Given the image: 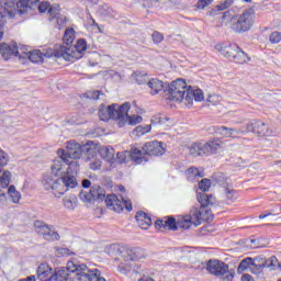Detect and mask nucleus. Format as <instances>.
I'll return each mask as SVG.
<instances>
[{
    "label": "nucleus",
    "instance_id": "e2e57ef3",
    "mask_svg": "<svg viewBox=\"0 0 281 281\" xmlns=\"http://www.w3.org/2000/svg\"><path fill=\"white\" fill-rule=\"evenodd\" d=\"M117 271H119L120 273L125 274V276L128 273V269H127L126 267H124V265H120V266L117 267Z\"/></svg>",
    "mask_w": 281,
    "mask_h": 281
},
{
    "label": "nucleus",
    "instance_id": "39448f33",
    "mask_svg": "<svg viewBox=\"0 0 281 281\" xmlns=\"http://www.w3.org/2000/svg\"><path fill=\"white\" fill-rule=\"evenodd\" d=\"M165 153L166 148H164L162 142L150 140L142 147L133 146L131 148V159L134 164H148V157H159Z\"/></svg>",
    "mask_w": 281,
    "mask_h": 281
},
{
    "label": "nucleus",
    "instance_id": "a18cd8bd",
    "mask_svg": "<svg viewBox=\"0 0 281 281\" xmlns=\"http://www.w3.org/2000/svg\"><path fill=\"white\" fill-rule=\"evenodd\" d=\"M151 128H153L151 125H145V126L140 125L135 127L134 133H136V135L140 137V135H146V133H150Z\"/></svg>",
    "mask_w": 281,
    "mask_h": 281
},
{
    "label": "nucleus",
    "instance_id": "58836bf2",
    "mask_svg": "<svg viewBox=\"0 0 281 281\" xmlns=\"http://www.w3.org/2000/svg\"><path fill=\"white\" fill-rule=\"evenodd\" d=\"M44 240H48L49 243L54 240H60V235L58 234V232L52 229V226H50L46 232V234L44 235Z\"/></svg>",
    "mask_w": 281,
    "mask_h": 281
},
{
    "label": "nucleus",
    "instance_id": "0e129e2a",
    "mask_svg": "<svg viewBox=\"0 0 281 281\" xmlns=\"http://www.w3.org/2000/svg\"><path fill=\"white\" fill-rule=\"evenodd\" d=\"M241 281H254V277H251L249 273L243 274Z\"/></svg>",
    "mask_w": 281,
    "mask_h": 281
},
{
    "label": "nucleus",
    "instance_id": "09e8293b",
    "mask_svg": "<svg viewBox=\"0 0 281 281\" xmlns=\"http://www.w3.org/2000/svg\"><path fill=\"white\" fill-rule=\"evenodd\" d=\"M212 3H214V0H199L195 8H198V10H205V8L212 5Z\"/></svg>",
    "mask_w": 281,
    "mask_h": 281
},
{
    "label": "nucleus",
    "instance_id": "864d4df0",
    "mask_svg": "<svg viewBox=\"0 0 281 281\" xmlns=\"http://www.w3.org/2000/svg\"><path fill=\"white\" fill-rule=\"evenodd\" d=\"M151 38H153L154 43L159 44V43H161V41H164V34L155 31L151 34Z\"/></svg>",
    "mask_w": 281,
    "mask_h": 281
},
{
    "label": "nucleus",
    "instance_id": "f03ea898",
    "mask_svg": "<svg viewBox=\"0 0 281 281\" xmlns=\"http://www.w3.org/2000/svg\"><path fill=\"white\" fill-rule=\"evenodd\" d=\"M58 157L68 159H85V161H91L98 155V145L93 140H88L81 145L76 140H68L66 149L59 148L57 150Z\"/></svg>",
    "mask_w": 281,
    "mask_h": 281
},
{
    "label": "nucleus",
    "instance_id": "4c0bfd02",
    "mask_svg": "<svg viewBox=\"0 0 281 281\" xmlns=\"http://www.w3.org/2000/svg\"><path fill=\"white\" fill-rule=\"evenodd\" d=\"M63 201L67 210H74L76 207V204L78 203V198L71 194V195L65 196Z\"/></svg>",
    "mask_w": 281,
    "mask_h": 281
},
{
    "label": "nucleus",
    "instance_id": "f704fd0d",
    "mask_svg": "<svg viewBox=\"0 0 281 281\" xmlns=\"http://www.w3.org/2000/svg\"><path fill=\"white\" fill-rule=\"evenodd\" d=\"M8 194L12 203L19 204V201H21V192L16 191V187H14V184H11L8 188Z\"/></svg>",
    "mask_w": 281,
    "mask_h": 281
},
{
    "label": "nucleus",
    "instance_id": "bb28decb",
    "mask_svg": "<svg viewBox=\"0 0 281 281\" xmlns=\"http://www.w3.org/2000/svg\"><path fill=\"white\" fill-rule=\"evenodd\" d=\"M97 153H99L101 159L105 161L113 162V159H115V149L111 146L97 147Z\"/></svg>",
    "mask_w": 281,
    "mask_h": 281
},
{
    "label": "nucleus",
    "instance_id": "4be33fe9",
    "mask_svg": "<svg viewBox=\"0 0 281 281\" xmlns=\"http://www.w3.org/2000/svg\"><path fill=\"white\" fill-rule=\"evenodd\" d=\"M156 229H168L169 232H177L179 229V220L175 216H166L165 220H157L155 222Z\"/></svg>",
    "mask_w": 281,
    "mask_h": 281
},
{
    "label": "nucleus",
    "instance_id": "72a5a7b5",
    "mask_svg": "<svg viewBox=\"0 0 281 281\" xmlns=\"http://www.w3.org/2000/svg\"><path fill=\"white\" fill-rule=\"evenodd\" d=\"M251 265H254V258L247 257L243 259L237 267V273H243L247 269H251Z\"/></svg>",
    "mask_w": 281,
    "mask_h": 281
},
{
    "label": "nucleus",
    "instance_id": "e433bc0d",
    "mask_svg": "<svg viewBox=\"0 0 281 281\" xmlns=\"http://www.w3.org/2000/svg\"><path fill=\"white\" fill-rule=\"evenodd\" d=\"M263 265L267 269H270L271 271H276L278 267H280V262L278 261V258H276V256H272L269 259H265Z\"/></svg>",
    "mask_w": 281,
    "mask_h": 281
},
{
    "label": "nucleus",
    "instance_id": "f8f14e48",
    "mask_svg": "<svg viewBox=\"0 0 281 281\" xmlns=\"http://www.w3.org/2000/svg\"><path fill=\"white\" fill-rule=\"evenodd\" d=\"M221 54L225 58H228V60L237 63V65H245V63L250 60L249 56H247V53L240 49V46H238L236 43L222 45Z\"/></svg>",
    "mask_w": 281,
    "mask_h": 281
},
{
    "label": "nucleus",
    "instance_id": "20e7f679",
    "mask_svg": "<svg viewBox=\"0 0 281 281\" xmlns=\"http://www.w3.org/2000/svg\"><path fill=\"white\" fill-rule=\"evenodd\" d=\"M196 200L200 205L191 209L193 221H195L194 226L199 227V225H201V221L212 223V221H214V213H212V209L210 207H214V195L207 193H198Z\"/></svg>",
    "mask_w": 281,
    "mask_h": 281
},
{
    "label": "nucleus",
    "instance_id": "774afa93",
    "mask_svg": "<svg viewBox=\"0 0 281 281\" xmlns=\"http://www.w3.org/2000/svg\"><path fill=\"white\" fill-rule=\"evenodd\" d=\"M18 281H36V277L35 276H29L25 279H20Z\"/></svg>",
    "mask_w": 281,
    "mask_h": 281
},
{
    "label": "nucleus",
    "instance_id": "4d7b16f0",
    "mask_svg": "<svg viewBox=\"0 0 281 281\" xmlns=\"http://www.w3.org/2000/svg\"><path fill=\"white\" fill-rule=\"evenodd\" d=\"M87 98H90V100H98L100 98V91H92L89 92Z\"/></svg>",
    "mask_w": 281,
    "mask_h": 281
},
{
    "label": "nucleus",
    "instance_id": "de8ad7c7",
    "mask_svg": "<svg viewBox=\"0 0 281 281\" xmlns=\"http://www.w3.org/2000/svg\"><path fill=\"white\" fill-rule=\"evenodd\" d=\"M281 41V33L278 32V31H274L272 32L270 35H269V42L272 44V45H278V43H280Z\"/></svg>",
    "mask_w": 281,
    "mask_h": 281
},
{
    "label": "nucleus",
    "instance_id": "b1692460",
    "mask_svg": "<svg viewBox=\"0 0 281 281\" xmlns=\"http://www.w3.org/2000/svg\"><path fill=\"white\" fill-rule=\"evenodd\" d=\"M37 280L41 281H53L54 269L47 263H41L36 270Z\"/></svg>",
    "mask_w": 281,
    "mask_h": 281
},
{
    "label": "nucleus",
    "instance_id": "dca6fc26",
    "mask_svg": "<svg viewBox=\"0 0 281 281\" xmlns=\"http://www.w3.org/2000/svg\"><path fill=\"white\" fill-rule=\"evenodd\" d=\"M76 263L68 261L67 267L56 268L53 271V281H74L71 273H76Z\"/></svg>",
    "mask_w": 281,
    "mask_h": 281
},
{
    "label": "nucleus",
    "instance_id": "0eeeda50",
    "mask_svg": "<svg viewBox=\"0 0 281 281\" xmlns=\"http://www.w3.org/2000/svg\"><path fill=\"white\" fill-rule=\"evenodd\" d=\"M87 49H89L87 40L78 38L75 46L67 47L63 44L57 46L54 49L53 56H55V58H64V60L68 63H76V60H80V58L85 56Z\"/></svg>",
    "mask_w": 281,
    "mask_h": 281
},
{
    "label": "nucleus",
    "instance_id": "3c124183",
    "mask_svg": "<svg viewBox=\"0 0 281 281\" xmlns=\"http://www.w3.org/2000/svg\"><path fill=\"white\" fill-rule=\"evenodd\" d=\"M8 161H10V157L3 149H0V166H8Z\"/></svg>",
    "mask_w": 281,
    "mask_h": 281
},
{
    "label": "nucleus",
    "instance_id": "aec40b11",
    "mask_svg": "<svg viewBox=\"0 0 281 281\" xmlns=\"http://www.w3.org/2000/svg\"><path fill=\"white\" fill-rule=\"evenodd\" d=\"M122 258H124L126 262H135L142 260V258H146V250L142 247L125 248L122 252Z\"/></svg>",
    "mask_w": 281,
    "mask_h": 281
},
{
    "label": "nucleus",
    "instance_id": "393cba45",
    "mask_svg": "<svg viewBox=\"0 0 281 281\" xmlns=\"http://www.w3.org/2000/svg\"><path fill=\"white\" fill-rule=\"evenodd\" d=\"M136 223L140 229H148L153 225V218L144 211H138L135 215Z\"/></svg>",
    "mask_w": 281,
    "mask_h": 281
},
{
    "label": "nucleus",
    "instance_id": "6ab92c4d",
    "mask_svg": "<svg viewBox=\"0 0 281 281\" xmlns=\"http://www.w3.org/2000/svg\"><path fill=\"white\" fill-rule=\"evenodd\" d=\"M183 100L186 101L187 106H192L194 100L195 102H203L205 97L203 95V90H194L192 87L188 89V86H186Z\"/></svg>",
    "mask_w": 281,
    "mask_h": 281
},
{
    "label": "nucleus",
    "instance_id": "7c9ffc66",
    "mask_svg": "<svg viewBox=\"0 0 281 281\" xmlns=\"http://www.w3.org/2000/svg\"><path fill=\"white\" fill-rule=\"evenodd\" d=\"M74 41H76V31L74 29H66L63 37V43L66 47H72Z\"/></svg>",
    "mask_w": 281,
    "mask_h": 281
},
{
    "label": "nucleus",
    "instance_id": "69168bd1",
    "mask_svg": "<svg viewBox=\"0 0 281 281\" xmlns=\"http://www.w3.org/2000/svg\"><path fill=\"white\" fill-rule=\"evenodd\" d=\"M125 210L127 212H133V203H131V201H125Z\"/></svg>",
    "mask_w": 281,
    "mask_h": 281
},
{
    "label": "nucleus",
    "instance_id": "7ed1b4c3",
    "mask_svg": "<svg viewBox=\"0 0 281 281\" xmlns=\"http://www.w3.org/2000/svg\"><path fill=\"white\" fill-rule=\"evenodd\" d=\"M79 199L83 201V203H102V201H104L106 207H113L114 212H122V210H124L122 204H120L117 195L114 193L106 195V190L99 184L92 186L89 192H79Z\"/></svg>",
    "mask_w": 281,
    "mask_h": 281
},
{
    "label": "nucleus",
    "instance_id": "5fc2aeb1",
    "mask_svg": "<svg viewBox=\"0 0 281 281\" xmlns=\"http://www.w3.org/2000/svg\"><path fill=\"white\" fill-rule=\"evenodd\" d=\"M189 172H191V175H194V177H200V178L204 177L203 171H200L199 168L196 167L189 168Z\"/></svg>",
    "mask_w": 281,
    "mask_h": 281
},
{
    "label": "nucleus",
    "instance_id": "603ef678",
    "mask_svg": "<svg viewBox=\"0 0 281 281\" xmlns=\"http://www.w3.org/2000/svg\"><path fill=\"white\" fill-rule=\"evenodd\" d=\"M99 117L102 122H109V120H111V117H109V112H106V109L104 108L99 110Z\"/></svg>",
    "mask_w": 281,
    "mask_h": 281
},
{
    "label": "nucleus",
    "instance_id": "8fccbe9b",
    "mask_svg": "<svg viewBox=\"0 0 281 281\" xmlns=\"http://www.w3.org/2000/svg\"><path fill=\"white\" fill-rule=\"evenodd\" d=\"M225 194L228 201H236L237 196H236V190L234 189H229V188H225Z\"/></svg>",
    "mask_w": 281,
    "mask_h": 281
},
{
    "label": "nucleus",
    "instance_id": "5701e85b",
    "mask_svg": "<svg viewBox=\"0 0 281 281\" xmlns=\"http://www.w3.org/2000/svg\"><path fill=\"white\" fill-rule=\"evenodd\" d=\"M95 14L104 21L109 19H114L115 21H117V19H122V15L109 4L99 5Z\"/></svg>",
    "mask_w": 281,
    "mask_h": 281
},
{
    "label": "nucleus",
    "instance_id": "f257e3e1",
    "mask_svg": "<svg viewBox=\"0 0 281 281\" xmlns=\"http://www.w3.org/2000/svg\"><path fill=\"white\" fill-rule=\"evenodd\" d=\"M147 87L150 88V95H157L160 91H164L168 93V100L182 102L183 95H186L187 83L184 79H176L168 83L157 78H151L147 82Z\"/></svg>",
    "mask_w": 281,
    "mask_h": 281
},
{
    "label": "nucleus",
    "instance_id": "ddd939ff",
    "mask_svg": "<svg viewBox=\"0 0 281 281\" xmlns=\"http://www.w3.org/2000/svg\"><path fill=\"white\" fill-rule=\"evenodd\" d=\"M106 113L110 117V120H117V126L119 128H123L124 126V115L131 111V103L125 102L123 104L113 103L105 108Z\"/></svg>",
    "mask_w": 281,
    "mask_h": 281
},
{
    "label": "nucleus",
    "instance_id": "4468645a",
    "mask_svg": "<svg viewBox=\"0 0 281 281\" xmlns=\"http://www.w3.org/2000/svg\"><path fill=\"white\" fill-rule=\"evenodd\" d=\"M75 273L72 281H93L98 276H102V272L98 268L88 269L85 263L75 265Z\"/></svg>",
    "mask_w": 281,
    "mask_h": 281
},
{
    "label": "nucleus",
    "instance_id": "412c9836",
    "mask_svg": "<svg viewBox=\"0 0 281 281\" xmlns=\"http://www.w3.org/2000/svg\"><path fill=\"white\" fill-rule=\"evenodd\" d=\"M36 10H38L40 14H45V12H47L48 21H54V18L58 16V13L60 12V5H52L49 2L43 1L37 3Z\"/></svg>",
    "mask_w": 281,
    "mask_h": 281
},
{
    "label": "nucleus",
    "instance_id": "c85d7f7f",
    "mask_svg": "<svg viewBox=\"0 0 281 281\" xmlns=\"http://www.w3.org/2000/svg\"><path fill=\"white\" fill-rule=\"evenodd\" d=\"M234 5V0H224L220 4L212 8L209 12V16H216L217 12H223V10H227Z\"/></svg>",
    "mask_w": 281,
    "mask_h": 281
},
{
    "label": "nucleus",
    "instance_id": "bf43d9fd",
    "mask_svg": "<svg viewBox=\"0 0 281 281\" xmlns=\"http://www.w3.org/2000/svg\"><path fill=\"white\" fill-rule=\"evenodd\" d=\"M268 216H276V214H273L271 211H265L263 213L259 214L258 218L262 220L267 218Z\"/></svg>",
    "mask_w": 281,
    "mask_h": 281
},
{
    "label": "nucleus",
    "instance_id": "49530a36",
    "mask_svg": "<svg viewBox=\"0 0 281 281\" xmlns=\"http://www.w3.org/2000/svg\"><path fill=\"white\" fill-rule=\"evenodd\" d=\"M54 19H56L58 30H63L67 25V18L61 15L60 12Z\"/></svg>",
    "mask_w": 281,
    "mask_h": 281
},
{
    "label": "nucleus",
    "instance_id": "c03bdc74",
    "mask_svg": "<svg viewBox=\"0 0 281 281\" xmlns=\"http://www.w3.org/2000/svg\"><path fill=\"white\" fill-rule=\"evenodd\" d=\"M128 157H131V150L130 151H119L116 154V161H117V164H126Z\"/></svg>",
    "mask_w": 281,
    "mask_h": 281
},
{
    "label": "nucleus",
    "instance_id": "6e6d98bb",
    "mask_svg": "<svg viewBox=\"0 0 281 281\" xmlns=\"http://www.w3.org/2000/svg\"><path fill=\"white\" fill-rule=\"evenodd\" d=\"M91 170H100L102 168V162L100 160L90 164Z\"/></svg>",
    "mask_w": 281,
    "mask_h": 281
},
{
    "label": "nucleus",
    "instance_id": "c756f323",
    "mask_svg": "<svg viewBox=\"0 0 281 281\" xmlns=\"http://www.w3.org/2000/svg\"><path fill=\"white\" fill-rule=\"evenodd\" d=\"M61 160L65 162L66 166H68L66 175H69L70 172L71 175H74V172H78V170H80V164H78L77 159L64 157L61 158Z\"/></svg>",
    "mask_w": 281,
    "mask_h": 281
},
{
    "label": "nucleus",
    "instance_id": "9b49d317",
    "mask_svg": "<svg viewBox=\"0 0 281 281\" xmlns=\"http://www.w3.org/2000/svg\"><path fill=\"white\" fill-rule=\"evenodd\" d=\"M206 271L211 273V276H216L217 278L224 277L225 281L234 280L236 272L234 269L229 270V266L222 260L218 259H210L206 262Z\"/></svg>",
    "mask_w": 281,
    "mask_h": 281
},
{
    "label": "nucleus",
    "instance_id": "338daca9",
    "mask_svg": "<svg viewBox=\"0 0 281 281\" xmlns=\"http://www.w3.org/2000/svg\"><path fill=\"white\" fill-rule=\"evenodd\" d=\"M161 115L153 116L151 124H160Z\"/></svg>",
    "mask_w": 281,
    "mask_h": 281
},
{
    "label": "nucleus",
    "instance_id": "a878e982",
    "mask_svg": "<svg viewBox=\"0 0 281 281\" xmlns=\"http://www.w3.org/2000/svg\"><path fill=\"white\" fill-rule=\"evenodd\" d=\"M21 56H22L21 58H29V60H31V63L38 65V64L44 63L45 54H43L40 49H35V50H31L29 53H23Z\"/></svg>",
    "mask_w": 281,
    "mask_h": 281
},
{
    "label": "nucleus",
    "instance_id": "680f3d73",
    "mask_svg": "<svg viewBox=\"0 0 281 281\" xmlns=\"http://www.w3.org/2000/svg\"><path fill=\"white\" fill-rule=\"evenodd\" d=\"M81 186H82V188H85L86 190L89 189V188H91V180H89V179H83V180L81 181Z\"/></svg>",
    "mask_w": 281,
    "mask_h": 281
},
{
    "label": "nucleus",
    "instance_id": "f3484780",
    "mask_svg": "<svg viewBox=\"0 0 281 281\" xmlns=\"http://www.w3.org/2000/svg\"><path fill=\"white\" fill-rule=\"evenodd\" d=\"M3 40V32H0V41ZM0 54L4 60H10L12 56H15L16 58H23L21 53H19V44L16 42H13L12 45L7 43L0 44Z\"/></svg>",
    "mask_w": 281,
    "mask_h": 281
},
{
    "label": "nucleus",
    "instance_id": "2eb2a0df",
    "mask_svg": "<svg viewBox=\"0 0 281 281\" xmlns=\"http://www.w3.org/2000/svg\"><path fill=\"white\" fill-rule=\"evenodd\" d=\"M19 14V0H0V21L14 19Z\"/></svg>",
    "mask_w": 281,
    "mask_h": 281
},
{
    "label": "nucleus",
    "instance_id": "a211bd4d",
    "mask_svg": "<svg viewBox=\"0 0 281 281\" xmlns=\"http://www.w3.org/2000/svg\"><path fill=\"white\" fill-rule=\"evenodd\" d=\"M40 1L41 0H18L19 16H23L24 14L32 16V14L36 12Z\"/></svg>",
    "mask_w": 281,
    "mask_h": 281
},
{
    "label": "nucleus",
    "instance_id": "c9c22d12",
    "mask_svg": "<svg viewBox=\"0 0 281 281\" xmlns=\"http://www.w3.org/2000/svg\"><path fill=\"white\" fill-rule=\"evenodd\" d=\"M34 227L37 234H40V236H45L46 232H49V225L45 224V222L43 221H35L34 222Z\"/></svg>",
    "mask_w": 281,
    "mask_h": 281
},
{
    "label": "nucleus",
    "instance_id": "473e14b6",
    "mask_svg": "<svg viewBox=\"0 0 281 281\" xmlns=\"http://www.w3.org/2000/svg\"><path fill=\"white\" fill-rule=\"evenodd\" d=\"M142 115H128V112L124 115V126L128 124L130 126H137V124H140L143 122Z\"/></svg>",
    "mask_w": 281,
    "mask_h": 281
},
{
    "label": "nucleus",
    "instance_id": "ea45409f",
    "mask_svg": "<svg viewBox=\"0 0 281 281\" xmlns=\"http://www.w3.org/2000/svg\"><path fill=\"white\" fill-rule=\"evenodd\" d=\"M210 188H212V180L204 178L199 182V189L202 191L200 194H205L210 192Z\"/></svg>",
    "mask_w": 281,
    "mask_h": 281
},
{
    "label": "nucleus",
    "instance_id": "79ce46f5",
    "mask_svg": "<svg viewBox=\"0 0 281 281\" xmlns=\"http://www.w3.org/2000/svg\"><path fill=\"white\" fill-rule=\"evenodd\" d=\"M134 78L137 85H148V82L150 81V79L148 78V74L144 72H135Z\"/></svg>",
    "mask_w": 281,
    "mask_h": 281
},
{
    "label": "nucleus",
    "instance_id": "cd10ccee",
    "mask_svg": "<svg viewBox=\"0 0 281 281\" xmlns=\"http://www.w3.org/2000/svg\"><path fill=\"white\" fill-rule=\"evenodd\" d=\"M196 223L194 216L192 214V210L190 211L189 215L182 216L178 218V229H190Z\"/></svg>",
    "mask_w": 281,
    "mask_h": 281
},
{
    "label": "nucleus",
    "instance_id": "423d86ee",
    "mask_svg": "<svg viewBox=\"0 0 281 281\" xmlns=\"http://www.w3.org/2000/svg\"><path fill=\"white\" fill-rule=\"evenodd\" d=\"M220 133H223L225 131L224 135L226 137H232L234 134L235 135H245V133H254L255 135H259L260 137H271L273 135V130L269 128V125L262 121H255L252 123H248L241 128H232L227 126H221L217 128Z\"/></svg>",
    "mask_w": 281,
    "mask_h": 281
},
{
    "label": "nucleus",
    "instance_id": "1a4fd4ad",
    "mask_svg": "<svg viewBox=\"0 0 281 281\" xmlns=\"http://www.w3.org/2000/svg\"><path fill=\"white\" fill-rule=\"evenodd\" d=\"M221 150V140L213 138L206 143H193L189 148V154L193 157H210Z\"/></svg>",
    "mask_w": 281,
    "mask_h": 281
},
{
    "label": "nucleus",
    "instance_id": "9d476101",
    "mask_svg": "<svg viewBox=\"0 0 281 281\" xmlns=\"http://www.w3.org/2000/svg\"><path fill=\"white\" fill-rule=\"evenodd\" d=\"M256 18V12L254 9L245 10L241 14L236 15L232 23V30L236 34H245L249 32L254 26V19Z\"/></svg>",
    "mask_w": 281,
    "mask_h": 281
},
{
    "label": "nucleus",
    "instance_id": "2f4dec72",
    "mask_svg": "<svg viewBox=\"0 0 281 281\" xmlns=\"http://www.w3.org/2000/svg\"><path fill=\"white\" fill-rule=\"evenodd\" d=\"M65 164L63 161V158L59 156V159H56L53 161V165L50 166L52 173L58 177V175H65V171H63V168L65 167Z\"/></svg>",
    "mask_w": 281,
    "mask_h": 281
},
{
    "label": "nucleus",
    "instance_id": "37998d69",
    "mask_svg": "<svg viewBox=\"0 0 281 281\" xmlns=\"http://www.w3.org/2000/svg\"><path fill=\"white\" fill-rule=\"evenodd\" d=\"M12 177V173L10 171H4L2 176L0 177V186H2L3 189L8 188L10 186V179Z\"/></svg>",
    "mask_w": 281,
    "mask_h": 281
},
{
    "label": "nucleus",
    "instance_id": "13d9d810",
    "mask_svg": "<svg viewBox=\"0 0 281 281\" xmlns=\"http://www.w3.org/2000/svg\"><path fill=\"white\" fill-rule=\"evenodd\" d=\"M57 252L60 254V256H71L69 248H57Z\"/></svg>",
    "mask_w": 281,
    "mask_h": 281
},
{
    "label": "nucleus",
    "instance_id": "6e6552de",
    "mask_svg": "<svg viewBox=\"0 0 281 281\" xmlns=\"http://www.w3.org/2000/svg\"><path fill=\"white\" fill-rule=\"evenodd\" d=\"M42 183L45 190H53V192H58V194L63 195L69 188H76L78 180L71 175H64L57 179L52 176H44ZM64 188H66L65 191H63Z\"/></svg>",
    "mask_w": 281,
    "mask_h": 281
},
{
    "label": "nucleus",
    "instance_id": "a19ab883",
    "mask_svg": "<svg viewBox=\"0 0 281 281\" xmlns=\"http://www.w3.org/2000/svg\"><path fill=\"white\" fill-rule=\"evenodd\" d=\"M265 261L256 262V259H252V265L250 266L251 273H255L256 276H259V273H262V270L265 269Z\"/></svg>",
    "mask_w": 281,
    "mask_h": 281
},
{
    "label": "nucleus",
    "instance_id": "052dcab7",
    "mask_svg": "<svg viewBox=\"0 0 281 281\" xmlns=\"http://www.w3.org/2000/svg\"><path fill=\"white\" fill-rule=\"evenodd\" d=\"M222 21H232V12L225 11L222 15Z\"/></svg>",
    "mask_w": 281,
    "mask_h": 281
}]
</instances>
